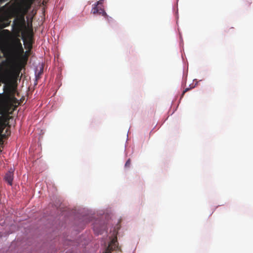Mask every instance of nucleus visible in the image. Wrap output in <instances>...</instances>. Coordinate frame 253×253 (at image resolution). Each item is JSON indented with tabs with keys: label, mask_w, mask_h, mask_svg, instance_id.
I'll list each match as a JSON object with an SVG mask.
<instances>
[{
	"label": "nucleus",
	"mask_w": 253,
	"mask_h": 253,
	"mask_svg": "<svg viewBox=\"0 0 253 253\" xmlns=\"http://www.w3.org/2000/svg\"><path fill=\"white\" fill-rule=\"evenodd\" d=\"M191 89V88H189V87H187V88H186L182 92V93L181 95V97H180V99H181V98H182L184 95V94L187 92L188 91H189L190 89Z\"/></svg>",
	"instance_id": "nucleus-13"
},
{
	"label": "nucleus",
	"mask_w": 253,
	"mask_h": 253,
	"mask_svg": "<svg viewBox=\"0 0 253 253\" xmlns=\"http://www.w3.org/2000/svg\"><path fill=\"white\" fill-rule=\"evenodd\" d=\"M2 115L1 112L0 114ZM6 127V124L4 122V118L3 115L0 116V144L3 143V139L6 138L7 136L10 135V132L8 129H6L5 131L7 134H2V132Z\"/></svg>",
	"instance_id": "nucleus-4"
},
{
	"label": "nucleus",
	"mask_w": 253,
	"mask_h": 253,
	"mask_svg": "<svg viewBox=\"0 0 253 253\" xmlns=\"http://www.w3.org/2000/svg\"><path fill=\"white\" fill-rule=\"evenodd\" d=\"M11 21L8 18L4 19L0 23V27L1 28H4L9 26L10 24Z\"/></svg>",
	"instance_id": "nucleus-10"
},
{
	"label": "nucleus",
	"mask_w": 253,
	"mask_h": 253,
	"mask_svg": "<svg viewBox=\"0 0 253 253\" xmlns=\"http://www.w3.org/2000/svg\"><path fill=\"white\" fill-rule=\"evenodd\" d=\"M3 33H7L8 34H10V31L8 30H3L2 31Z\"/></svg>",
	"instance_id": "nucleus-14"
},
{
	"label": "nucleus",
	"mask_w": 253,
	"mask_h": 253,
	"mask_svg": "<svg viewBox=\"0 0 253 253\" xmlns=\"http://www.w3.org/2000/svg\"><path fill=\"white\" fill-rule=\"evenodd\" d=\"M7 90L9 93H14L16 90V86L13 85L12 84H9L7 86Z\"/></svg>",
	"instance_id": "nucleus-11"
},
{
	"label": "nucleus",
	"mask_w": 253,
	"mask_h": 253,
	"mask_svg": "<svg viewBox=\"0 0 253 253\" xmlns=\"http://www.w3.org/2000/svg\"><path fill=\"white\" fill-rule=\"evenodd\" d=\"M11 101H14L15 100H16V98L14 96H12L11 98H9Z\"/></svg>",
	"instance_id": "nucleus-15"
},
{
	"label": "nucleus",
	"mask_w": 253,
	"mask_h": 253,
	"mask_svg": "<svg viewBox=\"0 0 253 253\" xmlns=\"http://www.w3.org/2000/svg\"><path fill=\"white\" fill-rule=\"evenodd\" d=\"M4 179L9 185H12L13 179V171H9L5 175Z\"/></svg>",
	"instance_id": "nucleus-7"
},
{
	"label": "nucleus",
	"mask_w": 253,
	"mask_h": 253,
	"mask_svg": "<svg viewBox=\"0 0 253 253\" xmlns=\"http://www.w3.org/2000/svg\"><path fill=\"white\" fill-rule=\"evenodd\" d=\"M21 67L15 66L11 62L5 60L0 63V79L9 80L18 77Z\"/></svg>",
	"instance_id": "nucleus-1"
},
{
	"label": "nucleus",
	"mask_w": 253,
	"mask_h": 253,
	"mask_svg": "<svg viewBox=\"0 0 253 253\" xmlns=\"http://www.w3.org/2000/svg\"><path fill=\"white\" fill-rule=\"evenodd\" d=\"M131 165V160L130 159H128L126 162L125 167L126 168H129Z\"/></svg>",
	"instance_id": "nucleus-12"
},
{
	"label": "nucleus",
	"mask_w": 253,
	"mask_h": 253,
	"mask_svg": "<svg viewBox=\"0 0 253 253\" xmlns=\"http://www.w3.org/2000/svg\"><path fill=\"white\" fill-rule=\"evenodd\" d=\"M102 1L103 0H100L93 5V6L91 10V13L94 15L96 14L101 15L106 18L108 19V16L102 6L100 5L102 3Z\"/></svg>",
	"instance_id": "nucleus-3"
},
{
	"label": "nucleus",
	"mask_w": 253,
	"mask_h": 253,
	"mask_svg": "<svg viewBox=\"0 0 253 253\" xmlns=\"http://www.w3.org/2000/svg\"><path fill=\"white\" fill-rule=\"evenodd\" d=\"M94 230L95 231H96V232H97V229H96V227H95V226H94ZM98 234H101V231H98Z\"/></svg>",
	"instance_id": "nucleus-16"
},
{
	"label": "nucleus",
	"mask_w": 253,
	"mask_h": 253,
	"mask_svg": "<svg viewBox=\"0 0 253 253\" xmlns=\"http://www.w3.org/2000/svg\"><path fill=\"white\" fill-rule=\"evenodd\" d=\"M29 37H30V38H32V35L31 34H29Z\"/></svg>",
	"instance_id": "nucleus-17"
},
{
	"label": "nucleus",
	"mask_w": 253,
	"mask_h": 253,
	"mask_svg": "<svg viewBox=\"0 0 253 253\" xmlns=\"http://www.w3.org/2000/svg\"><path fill=\"white\" fill-rule=\"evenodd\" d=\"M13 48L16 52H23L22 44L19 39H17L15 41Z\"/></svg>",
	"instance_id": "nucleus-9"
},
{
	"label": "nucleus",
	"mask_w": 253,
	"mask_h": 253,
	"mask_svg": "<svg viewBox=\"0 0 253 253\" xmlns=\"http://www.w3.org/2000/svg\"><path fill=\"white\" fill-rule=\"evenodd\" d=\"M118 248V243L117 238L115 237L111 241L108 247L103 253H111L112 251L116 250Z\"/></svg>",
	"instance_id": "nucleus-5"
},
{
	"label": "nucleus",
	"mask_w": 253,
	"mask_h": 253,
	"mask_svg": "<svg viewBox=\"0 0 253 253\" xmlns=\"http://www.w3.org/2000/svg\"><path fill=\"white\" fill-rule=\"evenodd\" d=\"M12 106L11 103H7L5 105V109H2L1 108H0V112H1L2 115L3 116L4 118V122L6 123V120L8 119V114L7 113L10 110V107ZM1 114H0V116H1Z\"/></svg>",
	"instance_id": "nucleus-6"
},
{
	"label": "nucleus",
	"mask_w": 253,
	"mask_h": 253,
	"mask_svg": "<svg viewBox=\"0 0 253 253\" xmlns=\"http://www.w3.org/2000/svg\"><path fill=\"white\" fill-rule=\"evenodd\" d=\"M34 0H20V4L27 10L29 9Z\"/></svg>",
	"instance_id": "nucleus-8"
},
{
	"label": "nucleus",
	"mask_w": 253,
	"mask_h": 253,
	"mask_svg": "<svg viewBox=\"0 0 253 253\" xmlns=\"http://www.w3.org/2000/svg\"><path fill=\"white\" fill-rule=\"evenodd\" d=\"M13 32L19 35L24 29L26 28V21L23 15L17 16L13 21L12 25Z\"/></svg>",
	"instance_id": "nucleus-2"
}]
</instances>
